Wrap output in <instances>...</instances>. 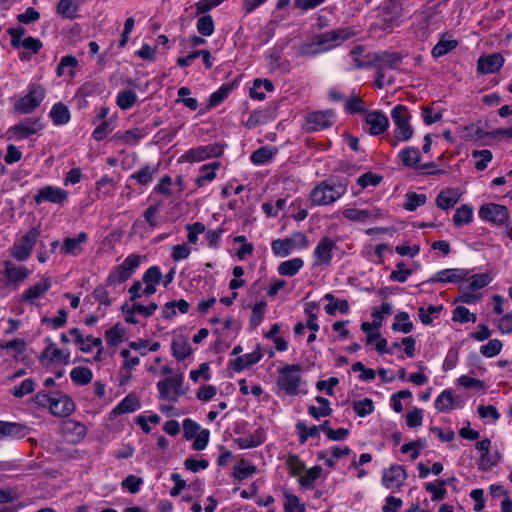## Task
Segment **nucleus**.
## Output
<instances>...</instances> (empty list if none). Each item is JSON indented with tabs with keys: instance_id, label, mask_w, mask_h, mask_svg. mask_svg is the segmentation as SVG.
<instances>
[{
	"instance_id": "1",
	"label": "nucleus",
	"mask_w": 512,
	"mask_h": 512,
	"mask_svg": "<svg viewBox=\"0 0 512 512\" xmlns=\"http://www.w3.org/2000/svg\"><path fill=\"white\" fill-rule=\"evenodd\" d=\"M354 32L351 28H340L326 31L313 36L309 41L303 42L297 49L298 55L314 57L338 46L344 40L351 38Z\"/></svg>"
},
{
	"instance_id": "2",
	"label": "nucleus",
	"mask_w": 512,
	"mask_h": 512,
	"mask_svg": "<svg viewBox=\"0 0 512 512\" xmlns=\"http://www.w3.org/2000/svg\"><path fill=\"white\" fill-rule=\"evenodd\" d=\"M302 366L299 364H286L278 369V390L288 396L306 394V382L301 377Z\"/></svg>"
},
{
	"instance_id": "3",
	"label": "nucleus",
	"mask_w": 512,
	"mask_h": 512,
	"mask_svg": "<svg viewBox=\"0 0 512 512\" xmlns=\"http://www.w3.org/2000/svg\"><path fill=\"white\" fill-rule=\"evenodd\" d=\"M347 186L346 180H323L312 189L310 193L311 203L315 206L330 205L346 193Z\"/></svg>"
},
{
	"instance_id": "4",
	"label": "nucleus",
	"mask_w": 512,
	"mask_h": 512,
	"mask_svg": "<svg viewBox=\"0 0 512 512\" xmlns=\"http://www.w3.org/2000/svg\"><path fill=\"white\" fill-rule=\"evenodd\" d=\"M391 117L395 125V139L391 141V145L396 147L398 141H408L413 136L414 130L410 125L411 115L406 106L396 105L391 111Z\"/></svg>"
},
{
	"instance_id": "5",
	"label": "nucleus",
	"mask_w": 512,
	"mask_h": 512,
	"mask_svg": "<svg viewBox=\"0 0 512 512\" xmlns=\"http://www.w3.org/2000/svg\"><path fill=\"white\" fill-rule=\"evenodd\" d=\"M141 264V256L130 254L122 264L114 266L106 279L107 285H118L126 282L134 274L135 270Z\"/></svg>"
},
{
	"instance_id": "6",
	"label": "nucleus",
	"mask_w": 512,
	"mask_h": 512,
	"mask_svg": "<svg viewBox=\"0 0 512 512\" xmlns=\"http://www.w3.org/2000/svg\"><path fill=\"white\" fill-rule=\"evenodd\" d=\"M308 247V238L303 232H295L290 237L276 239L271 243V249L274 255L286 257L297 249Z\"/></svg>"
},
{
	"instance_id": "7",
	"label": "nucleus",
	"mask_w": 512,
	"mask_h": 512,
	"mask_svg": "<svg viewBox=\"0 0 512 512\" xmlns=\"http://www.w3.org/2000/svg\"><path fill=\"white\" fill-rule=\"evenodd\" d=\"M46 95V90L40 84L29 85L26 95L15 103V109L22 114H29L40 106Z\"/></svg>"
},
{
	"instance_id": "8",
	"label": "nucleus",
	"mask_w": 512,
	"mask_h": 512,
	"mask_svg": "<svg viewBox=\"0 0 512 512\" xmlns=\"http://www.w3.org/2000/svg\"><path fill=\"white\" fill-rule=\"evenodd\" d=\"M478 215L482 221L494 226H503L509 220L508 208L492 202L481 205Z\"/></svg>"
},
{
	"instance_id": "9",
	"label": "nucleus",
	"mask_w": 512,
	"mask_h": 512,
	"mask_svg": "<svg viewBox=\"0 0 512 512\" xmlns=\"http://www.w3.org/2000/svg\"><path fill=\"white\" fill-rule=\"evenodd\" d=\"M183 381L184 379L182 375H174L160 380L157 383L160 398L173 402L177 401L178 397L185 393L183 389Z\"/></svg>"
},
{
	"instance_id": "10",
	"label": "nucleus",
	"mask_w": 512,
	"mask_h": 512,
	"mask_svg": "<svg viewBox=\"0 0 512 512\" xmlns=\"http://www.w3.org/2000/svg\"><path fill=\"white\" fill-rule=\"evenodd\" d=\"M39 235L40 231L37 228L30 229L19 241L14 243L11 255L18 261L27 260L31 256Z\"/></svg>"
},
{
	"instance_id": "11",
	"label": "nucleus",
	"mask_w": 512,
	"mask_h": 512,
	"mask_svg": "<svg viewBox=\"0 0 512 512\" xmlns=\"http://www.w3.org/2000/svg\"><path fill=\"white\" fill-rule=\"evenodd\" d=\"M335 114L332 110L314 111L305 117V129L307 131H320L330 128L334 124Z\"/></svg>"
},
{
	"instance_id": "12",
	"label": "nucleus",
	"mask_w": 512,
	"mask_h": 512,
	"mask_svg": "<svg viewBox=\"0 0 512 512\" xmlns=\"http://www.w3.org/2000/svg\"><path fill=\"white\" fill-rule=\"evenodd\" d=\"M223 153V147L217 143L191 148L185 152L182 158L187 162H200L212 157H219Z\"/></svg>"
},
{
	"instance_id": "13",
	"label": "nucleus",
	"mask_w": 512,
	"mask_h": 512,
	"mask_svg": "<svg viewBox=\"0 0 512 512\" xmlns=\"http://www.w3.org/2000/svg\"><path fill=\"white\" fill-rule=\"evenodd\" d=\"M40 128L41 126L38 120L33 118H27L19 122L18 124L10 127L6 132V137L8 140H22L37 133V131Z\"/></svg>"
},
{
	"instance_id": "14",
	"label": "nucleus",
	"mask_w": 512,
	"mask_h": 512,
	"mask_svg": "<svg viewBox=\"0 0 512 512\" xmlns=\"http://www.w3.org/2000/svg\"><path fill=\"white\" fill-rule=\"evenodd\" d=\"M407 479V474L403 466L391 465L385 469L382 474V485L392 491L399 490Z\"/></svg>"
},
{
	"instance_id": "15",
	"label": "nucleus",
	"mask_w": 512,
	"mask_h": 512,
	"mask_svg": "<svg viewBox=\"0 0 512 512\" xmlns=\"http://www.w3.org/2000/svg\"><path fill=\"white\" fill-rule=\"evenodd\" d=\"M33 199L37 205L44 201L63 204L68 199V192L62 188L49 185L39 189Z\"/></svg>"
},
{
	"instance_id": "16",
	"label": "nucleus",
	"mask_w": 512,
	"mask_h": 512,
	"mask_svg": "<svg viewBox=\"0 0 512 512\" xmlns=\"http://www.w3.org/2000/svg\"><path fill=\"white\" fill-rule=\"evenodd\" d=\"M337 248L336 241L323 237L314 249L313 255L317 259L315 265L329 266L333 258V251Z\"/></svg>"
},
{
	"instance_id": "17",
	"label": "nucleus",
	"mask_w": 512,
	"mask_h": 512,
	"mask_svg": "<svg viewBox=\"0 0 512 512\" xmlns=\"http://www.w3.org/2000/svg\"><path fill=\"white\" fill-rule=\"evenodd\" d=\"M284 47L285 43H278L267 52V64L271 71H281L283 73L290 71V62L288 60H282V52Z\"/></svg>"
},
{
	"instance_id": "18",
	"label": "nucleus",
	"mask_w": 512,
	"mask_h": 512,
	"mask_svg": "<svg viewBox=\"0 0 512 512\" xmlns=\"http://www.w3.org/2000/svg\"><path fill=\"white\" fill-rule=\"evenodd\" d=\"M505 59L501 53L482 55L477 61V71L480 74H493L503 67Z\"/></svg>"
},
{
	"instance_id": "19",
	"label": "nucleus",
	"mask_w": 512,
	"mask_h": 512,
	"mask_svg": "<svg viewBox=\"0 0 512 512\" xmlns=\"http://www.w3.org/2000/svg\"><path fill=\"white\" fill-rule=\"evenodd\" d=\"M469 275L468 270L461 268H449L438 271L431 276L427 282L430 283H457L464 280Z\"/></svg>"
},
{
	"instance_id": "20",
	"label": "nucleus",
	"mask_w": 512,
	"mask_h": 512,
	"mask_svg": "<svg viewBox=\"0 0 512 512\" xmlns=\"http://www.w3.org/2000/svg\"><path fill=\"white\" fill-rule=\"evenodd\" d=\"M75 410V403L71 397L63 394L56 396L50 403L49 411L57 417H67Z\"/></svg>"
},
{
	"instance_id": "21",
	"label": "nucleus",
	"mask_w": 512,
	"mask_h": 512,
	"mask_svg": "<svg viewBox=\"0 0 512 512\" xmlns=\"http://www.w3.org/2000/svg\"><path fill=\"white\" fill-rule=\"evenodd\" d=\"M61 431L63 435L68 438L71 442L81 441L87 433L86 426L76 420L67 419L61 424Z\"/></svg>"
},
{
	"instance_id": "22",
	"label": "nucleus",
	"mask_w": 512,
	"mask_h": 512,
	"mask_svg": "<svg viewBox=\"0 0 512 512\" xmlns=\"http://www.w3.org/2000/svg\"><path fill=\"white\" fill-rule=\"evenodd\" d=\"M88 240L85 232H80L76 237H66L61 246V253L71 256H78L82 253V245Z\"/></svg>"
},
{
	"instance_id": "23",
	"label": "nucleus",
	"mask_w": 512,
	"mask_h": 512,
	"mask_svg": "<svg viewBox=\"0 0 512 512\" xmlns=\"http://www.w3.org/2000/svg\"><path fill=\"white\" fill-rule=\"evenodd\" d=\"M462 196L458 188H445L441 190L436 198V205L442 210L453 208Z\"/></svg>"
},
{
	"instance_id": "24",
	"label": "nucleus",
	"mask_w": 512,
	"mask_h": 512,
	"mask_svg": "<svg viewBox=\"0 0 512 512\" xmlns=\"http://www.w3.org/2000/svg\"><path fill=\"white\" fill-rule=\"evenodd\" d=\"M261 347L259 344L256 345V348L253 352L245 354L243 356H238L234 360L230 362V367L235 372H240L245 368L252 366L258 363L262 359Z\"/></svg>"
},
{
	"instance_id": "25",
	"label": "nucleus",
	"mask_w": 512,
	"mask_h": 512,
	"mask_svg": "<svg viewBox=\"0 0 512 512\" xmlns=\"http://www.w3.org/2000/svg\"><path fill=\"white\" fill-rule=\"evenodd\" d=\"M365 122L369 126V133L371 135H379L385 132L389 127L388 118L378 111L368 113Z\"/></svg>"
},
{
	"instance_id": "26",
	"label": "nucleus",
	"mask_w": 512,
	"mask_h": 512,
	"mask_svg": "<svg viewBox=\"0 0 512 512\" xmlns=\"http://www.w3.org/2000/svg\"><path fill=\"white\" fill-rule=\"evenodd\" d=\"M343 216L354 222L365 223L367 220L372 218H379L382 216L380 209H358V208H347L343 211Z\"/></svg>"
},
{
	"instance_id": "27",
	"label": "nucleus",
	"mask_w": 512,
	"mask_h": 512,
	"mask_svg": "<svg viewBox=\"0 0 512 512\" xmlns=\"http://www.w3.org/2000/svg\"><path fill=\"white\" fill-rule=\"evenodd\" d=\"M51 287V280L49 277L43 278L40 282L30 286L21 295V300L24 302H30L43 296Z\"/></svg>"
},
{
	"instance_id": "28",
	"label": "nucleus",
	"mask_w": 512,
	"mask_h": 512,
	"mask_svg": "<svg viewBox=\"0 0 512 512\" xmlns=\"http://www.w3.org/2000/svg\"><path fill=\"white\" fill-rule=\"evenodd\" d=\"M4 273L9 282L20 283L23 282L30 274L28 268L24 266H16L13 262L4 261Z\"/></svg>"
},
{
	"instance_id": "29",
	"label": "nucleus",
	"mask_w": 512,
	"mask_h": 512,
	"mask_svg": "<svg viewBox=\"0 0 512 512\" xmlns=\"http://www.w3.org/2000/svg\"><path fill=\"white\" fill-rule=\"evenodd\" d=\"M45 342L47 343V347L42 352L43 358H49L52 362L57 361L64 364L69 363L70 354L68 352L55 347V344L50 338H46Z\"/></svg>"
},
{
	"instance_id": "30",
	"label": "nucleus",
	"mask_w": 512,
	"mask_h": 512,
	"mask_svg": "<svg viewBox=\"0 0 512 512\" xmlns=\"http://www.w3.org/2000/svg\"><path fill=\"white\" fill-rule=\"evenodd\" d=\"M171 349L173 356L179 361L185 360L192 353V347L188 339L183 336H177L173 339Z\"/></svg>"
},
{
	"instance_id": "31",
	"label": "nucleus",
	"mask_w": 512,
	"mask_h": 512,
	"mask_svg": "<svg viewBox=\"0 0 512 512\" xmlns=\"http://www.w3.org/2000/svg\"><path fill=\"white\" fill-rule=\"evenodd\" d=\"M28 430L27 426L19 423L0 421V437L23 438Z\"/></svg>"
},
{
	"instance_id": "32",
	"label": "nucleus",
	"mask_w": 512,
	"mask_h": 512,
	"mask_svg": "<svg viewBox=\"0 0 512 512\" xmlns=\"http://www.w3.org/2000/svg\"><path fill=\"white\" fill-rule=\"evenodd\" d=\"M220 166L221 163L218 161L202 165L199 169V176L195 180L196 185L202 187L206 182L213 181Z\"/></svg>"
},
{
	"instance_id": "33",
	"label": "nucleus",
	"mask_w": 512,
	"mask_h": 512,
	"mask_svg": "<svg viewBox=\"0 0 512 512\" xmlns=\"http://www.w3.org/2000/svg\"><path fill=\"white\" fill-rule=\"evenodd\" d=\"M49 116L56 126L65 125L71 119V114L68 107L62 102L55 103L52 106L49 112Z\"/></svg>"
},
{
	"instance_id": "34",
	"label": "nucleus",
	"mask_w": 512,
	"mask_h": 512,
	"mask_svg": "<svg viewBox=\"0 0 512 512\" xmlns=\"http://www.w3.org/2000/svg\"><path fill=\"white\" fill-rule=\"evenodd\" d=\"M265 440V434L262 429H257L253 434L234 439V442L241 449L254 448L261 445Z\"/></svg>"
},
{
	"instance_id": "35",
	"label": "nucleus",
	"mask_w": 512,
	"mask_h": 512,
	"mask_svg": "<svg viewBox=\"0 0 512 512\" xmlns=\"http://www.w3.org/2000/svg\"><path fill=\"white\" fill-rule=\"evenodd\" d=\"M79 62L75 56L66 55L63 56L57 66L56 74L58 77H62L66 74V70H68L67 74L72 79L76 76L75 68L78 66Z\"/></svg>"
},
{
	"instance_id": "36",
	"label": "nucleus",
	"mask_w": 512,
	"mask_h": 512,
	"mask_svg": "<svg viewBox=\"0 0 512 512\" xmlns=\"http://www.w3.org/2000/svg\"><path fill=\"white\" fill-rule=\"evenodd\" d=\"M139 408L140 402L137 396L129 394L119 404H117L116 407H114L112 413L115 415H121L134 412Z\"/></svg>"
},
{
	"instance_id": "37",
	"label": "nucleus",
	"mask_w": 512,
	"mask_h": 512,
	"mask_svg": "<svg viewBox=\"0 0 512 512\" xmlns=\"http://www.w3.org/2000/svg\"><path fill=\"white\" fill-rule=\"evenodd\" d=\"M315 401L319 403L321 406H309L308 413L310 416H312L316 420H319L320 417H327L331 415L332 408L330 407V402L328 399L322 396H316Z\"/></svg>"
},
{
	"instance_id": "38",
	"label": "nucleus",
	"mask_w": 512,
	"mask_h": 512,
	"mask_svg": "<svg viewBox=\"0 0 512 512\" xmlns=\"http://www.w3.org/2000/svg\"><path fill=\"white\" fill-rule=\"evenodd\" d=\"M234 87V83H224L223 85H221L218 90H216L210 95L207 107L209 109L214 108L220 103H222L233 91Z\"/></svg>"
},
{
	"instance_id": "39",
	"label": "nucleus",
	"mask_w": 512,
	"mask_h": 512,
	"mask_svg": "<svg viewBox=\"0 0 512 512\" xmlns=\"http://www.w3.org/2000/svg\"><path fill=\"white\" fill-rule=\"evenodd\" d=\"M467 283V289L476 291L489 285L492 277L488 273H480L468 276L464 279Z\"/></svg>"
},
{
	"instance_id": "40",
	"label": "nucleus",
	"mask_w": 512,
	"mask_h": 512,
	"mask_svg": "<svg viewBox=\"0 0 512 512\" xmlns=\"http://www.w3.org/2000/svg\"><path fill=\"white\" fill-rule=\"evenodd\" d=\"M304 261L299 258L289 259L278 266V273L282 276H294L303 267Z\"/></svg>"
},
{
	"instance_id": "41",
	"label": "nucleus",
	"mask_w": 512,
	"mask_h": 512,
	"mask_svg": "<svg viewBox=\"0 0 512 512\" xmlns=\"http://www.w3.org/2000/svg\"><path fill=\"white\" fill-rule=\"evenodd\" d=\"M157 172V166L146 165L138 171L134 172L130 176V179H134L140 185H147L153 180V177Z\"/></svg>"
},
{
	"instance_id": "42",
	"label": "nucleus",
	"mask_w": 512,
	"mask_h": 512,
	"mask_svg": "<svg viewBox=\"0 0 512 512\" xmlns=\"http://www.w3.org/2000/svg\"><path fill=\"white\" fill-rule=\"evenodd\" d=\"M144 136L143 132L139 128H133L126 131H118L114 138L121 141L126 145H135Z\"/></svg>"
},
{
	"instance_id": "43",
	"label": "nucleus",
	"mask_w": 512,
	"mask_h": 512,
	"mask_svg": "<svg viewBox=\"0 0 512 512\" xmlns=\"http://www.w3.org/2000/svg\"><path fill=\"white\" fill-rule=\"evenodd\" d=\"M473 220V208L468 204L458 207L453 215V222L456 226L471 223Z\"/></svg>"
},
{
	"instance_id": "44",
	"label": "nucleus",
	"mask_w": 512,
	"mask_h": 512,
	"mask_svg": "<svg viewBox=\"0 0 512 512\" xmlns=\"http://www.w3.org/2000/svg\"><path fill=\"white\" fill-rule=\"evenodd\" d=\"M398 157L406 167H413L421 160L420 152L415 147H406L402 149L399 152Z\"/></svg>"
},
{
	"instance_id": "45",
	"label": "nucleus",
	"mask_w": 512,
	"mask_h": 512,
	"mask_svg": "<svg viewBox=\"0 0 512 512\" xmlns=\"http://www.w3.org/2000/svg\"><path fill=\"white\" fill-rule=\"evenodd\" d=\"M435 409L439 412H449L454 408V398L450 390L442 391L435 400Z\"/></svg>"
},
{
	"instance_id": "46",
	"label": "nucleus",
	"mask_w": 512,
	"mask_h": 512,
	"mask_svg": "<svg viewBox=\"0 0 512 512\" xmlns=\"http://www.w3.org/2000/svg\"><path fill=\"white\" fill-rule=\"evenodd\" d=\"M80 0H60L57 4V13L64 18L72 19L78 9Z\"/></svg>"
},
{
	"instance_id": "47",
	"label": "nucleus",
	"mask_w": 512,
	"mask_h": 512,
	"mask_svg": "<svg viewBox=\"0 0 512 512\" xmlns=\"http://www.w3.org/2000/svg\"><path fill=\"white\" fill-rule=\"evenodd\" d=\"M72 381L79 385H86L91 382L93 374L87 367L78 366L70 372Z\"/></svg>"
},
{
	"instance_id": "48",
	"label": "nucleus",
	"mask_w": 512,
	"mask_h": 512,
	"mask_svg": "<svg viewBox=\"0 0 512 512\" xmlns=\"http://www.w3.org/2000/svg\"><path fill=\"white\" fill-rule=\"evenodd\" d=\"M262 87H264L268 92H272L274 90V84L272 81L258 78L254 80L253 87L250 89V97L257 100H264L265 93H258V89H261Z\"/></svg>"
},
{
	"instance_id": "49",
	"label": "nucleus",
	"mask_w": 512,
	"mask_h": 512,
	"mask_svg": "<svg viewBox=\"0 0 512 512\" xmlns=\"http://www.w3.org/2000/svg\"><path fill=\"white\" fill-rule=\"evenodd\" d=\"M275 154L276 149L273 150L270 147L264 146L254 151L250 156V160L254 164L261 165L271 160Z\"/></svg>"
},
{
	"instance_id": "50",
	"label": "nucleus",
	"mask_w": 512,
	"mask_h": 512,
	"mask_svg": "<svg viewBox=\"0 0 512 512\" xmlns=\"http://www.w3.org/2000/svg\"><path fill=\"white\" fill-rule=\"evenodd\" d=\"M394 331H400L403 333H409L413 329V323L410 321L409 314L407 312H400L395 316V321L392 324Z\"/></svg>"
},
{
	"instance_id": "51",
	"label": "nucleus",
	"mask_w": 512,
	"mask_h": 512,
	"mask_svg": "<svg viewBox=\"0 0 512 512\" xmlns=\"http://www.w3.org/2000/svg\"><path fill=\"white\" fill-rule=\"evenodd\" d=\"M137 101V95L133 90L126 89L117 95L116 103L122 110L130 109Z\"/></svg>"
},
{
	"instance_id": "52",
	"label": "nucleus",
	"mask_w": 512,
	"mask_h": 512,
	"mask_svg": "<svg viewBox=\"0 0 512 512\" xmlns=\"http://www.w3.org/2000/svg\"><path fill=\"white\" fill-rule=\"evenodd\" d=\"M405 197L406 201L403 204V207L407 211H415L418 207L424 205L427 201L425 194H418L416 192H408Z\"/></svg>"
},
{
	"instance_id": "53",
	"label": "nucleus",
	"mask_w": 512,
	"mask_h": 512,
	"mask_svg": "<svg viewBox=\"0 0 512 512\" xmlns=\"http://www.w3.org/2000/svg\"><path fill=\"white\" fill-rule=\"evenodd\" d=\"M322 468L314 466L306 471V473L299 478V484L304 488H313L315 481L321 476Z\"/></svg>"
},
{
	"instance_id": "54",
	"label": "nucleus",
	"mask_w": 512,
	"mask_h": 512,
	"mask_svg": "<svg viewBox=\"0 0 512 512\" xmlns=\"http://www.w3.org/2000/svg\"><path fill=\"white\" fill-rule=\"evenodd\" d=\"M256 472V466L249 464L248 462L241 460L235 467L233 475L239 480H245L252 476Z\"/></svg>"
},
{
	"instance_id": "55",
	"label": "nucleus",
	"mask_w": 512,
	"mask_h": 512,
	"mask_svg": "<svg viewBox=\"0 0 512 512\" xmlns=\"http://www.w3.org/2000/svg\"><path fill=\"white\" fill-rule=\"evenodd\" d=\"M471 155L473 158L478 159L475 163V168L479 171L485 170L493 158L492 152L488 149L473 150Z\"/></svg>"
},
{
	"instance_id": "56",
	"label": "nucleus",
	"mask_w": 512,
	"mask_h": 512,
	"mask_svg": "<svg viewBox=\"0 0 512 512\" xmlns=\"http://www.w3.org/2000/svg\"><path fill=\"white\" fill-rule=\"evenodd\" d=\"M296 429L299 435L300 443H305L308 437H319L320 427L313 425L311 427H307L304 422H298L296 424Z\"/></svg>"
},
{
	"instance_id": "57",
	"label": "nucleus",
	"mask_w": 512,
	"mask_h": 512,
	"mask_svg": "<svg viewBox=\"0 0 512 512\" xmlns=\"http://www.w3.org/2000/svg\"><path fill=\"white\" fill-rule=\"evenodd\" d=\"M284 499V512H305V506L300 504L296 495L286 491Z\"/></svg>"
},
{
	"instance_id": "58",
	"label": "nucleus",
	"mask_w": 512,
	"mask_h": 512,
	"mask_svg": "<svg viewBox=\"0 0 512 512\" xmlns=\"http://www.w3.org/2000/svg\"><path fill=\"white\" fill-rule=\"evenodd\" d=\"M375 59L380 62L382 68L397 69L401 64V57L397 53H384L376 56Z\"/></svg>"
},
{
	"instance_id": "59",
	"label": "nucleus",
	"mask_w": 512,
	"mask_h": 512,
	"mask_svg": "<svg viewBox=\"0 0 512 512\" xmlns=\"http://www.w3.org/2000/svg\"><path fill=\"white\" fill-rule=\"evenodd\" d=\"M458 42L456 40H440L432 49V56L435 58L442 57L448 52L456 48Z\"/></svg>"
},
{
	"instance_id": "60",
	"label": "nucleus",
	"mask_w": 512,
	"mask_h": 512,
	"mask_svg": "<svg viewBox=\"0 0 512 512\" xmlns=\"http://www.w3.org/2000/svg\"><path fill=\"white\" fill-rule=\"evenodd\" d=\"M345 111L351 114H364L367 110L362 99L357 95H352L345 101Z\"/></svg>"
},
{
	"instance_id": "61",
	"label": "nucleus",
	"mask_w": 512,
	"mask_h": 512,
	"mask_svg": "<svg viewBox=\"0 0 512 512\" xmlns=\"http://www.w3.org/2000/svg\"><path fill=\"white\" fill-rule=\"evenodd\" d=\"M26 343L24 340L20 338H15L11 341H0V349H10L15 354L13 358L18 360V355L22 354L25 351Z\"/></svg>"
},
{
	"instance_id": "62",
	"label": "nucleus",
	"mask_w": 512,
	"mask_h": 512,
	"mask_svg": "<svg viewBox=\"0 0 512 512\" xmlns=\"http://www.w3.org/2000/svg\"><path fill=\"white\" fill-rule=\"evenodd\" d=\"M197 31L202 36H211L214 33V21L210 15H203L197 20Z\"/></svg>"
},
{
	"instance_id": "63",
	"label": "nucleus",
	"mask_w": 512,
	"mask_h": 512,
	"mask_svg": "<svg viewBox=\"0 0 512 512\" xmlns=\"http://www.w3.org/2000/svg\"><path fill=\"white\" fill-rule=\"evenodd\" d=\"M502 346L499 339H492L480 347V353L487 358H492L501 352Z\"/></svg>"
},
{
	"instance_id": "64",
	"label": "nucleus",
	"mask_w": 512,
	"mask_h": 512,
	"mask_svg": "<svg viewBox=\"0 0 512 512\" xmlns=\"http://www.w3.org/2000/svg\"><path fill=\"white\" fill-rule=\"evenodd\" d=\"M124 330L117 324L105 332L106 342L109 346H117L121 343Z\"/></svg>"
}]
</instances>
